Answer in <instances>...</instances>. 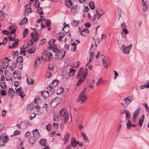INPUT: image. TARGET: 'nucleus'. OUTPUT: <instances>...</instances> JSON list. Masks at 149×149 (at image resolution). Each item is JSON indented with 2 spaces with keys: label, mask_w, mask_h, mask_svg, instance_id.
I'll return each mask as SVG.
<instances>
[{
  "label": "nucleus",
  "mask_w": 149,
  "mask_h": 149,
  "mask_svg": "<svg viewBox=\"0 0 149 149\" xmlns=\"http://www.w3.org/2000/svg\"><path fill=\"white\" fill-rule=\"evenodd\" d=\"M83 67H81L76 77V78L77 79L80 77L77 83V86L80 85L81 83L84 81L87 75L88 71V69L85 68L83 71Z\"/></svg>",
  "instance_id": "f257e3e1"
},
{
  "label": "nucleus",
  "mask_w": 149,
  "mask_h": 149,
  "mask_svg": "<svg viewBox=\"0 0 149 149\" xmlns=\"http://www.w3.org/2000/svg\"><path fill=\"white\" fill-rule=\"evenodd\" d=\"M86 88H85L82 91L80 94L79 95L77 102H81L80 104L84 102L85 100L86 99V95H85L86 92Z\"/></svg>",
  "instance_id": "f03ea898"
},
{
  "label": "nucleus",
  "mask_w": 149,
  "mask_h": 149,
  "mask_svg": "<svg viewBox=\"0 0 149 149\" xmlns=\"http://www.w3.org/2000/svg\"><path fill=\"white\" fill-rule=\"evenodd\" d=\"M53 56L51 53H50L47 51H44L42 54L41 58L44 60H47L48 61H50L52 58Z\"/></svg>",
  "instance_id": "7ed1b4c3"
},
{
  "label": "nucleus",
  "mask_w": 149,
  "mask_h": 149,
  "mask_svg": "<svg viewBox=\"0 0 149 149\" xmlns=\"http://www.w3.org/2000/svg\"><path fill=\"white\" fill-rule=\"evenodd\" d=\"M65 109L62 108L60 111V114L61 117L64 120V122L65 123L68 120L69 113L67 111H64Z\"/></svg>",
  "instance_id": "20e7f679"
},
{
  "label": "nucleus",
  "mask_w": 149,
  "mask_h": 149,
  "mask_svg": "<svg viewBox=\"0 0 149 149\" xmlns=\"http://www.w3.org/2000/svg\"><path fill=\"white\" fill-rule=\"evenodd\" d=\"M122 100L125 102V105L122 103H121V104L125 108H126L132 102V98L130 96H129L127 97L123 98Z\"/></svg>",
  "instance_id": "39448f33"
},
{
  "label": "nucleus",
  "mask_w": 149,
  "mask_h": 149,
  "mask_svg": "<svg viewBox=\"0 0 149 149\" xmlns=\"http://www.w3.org/2000/svg\"><path fill=\"white\" fill-rule=\"evenodd\" d=\"M31 36L32 39L30 40V45H33L34 41H36L38 40L39 38L38 33L37 32H33L31 34Z\"/></svg>",
  "instance_id": "423d86ee"
},
{
  "label": "nucleus",
  "mask_w": 149,
  "mask_h": 149,
  "mask_svg": "<svg viewBox=\"0 0 149 149\" xmlns=\"http://www.w3.org/2000/svg\"><path fill=\"white\" fill-rule=\"evenodd\" d=\"M102 65L104 68H107L111 65V61L107 56H105L104 58L102 59Z\"/></svg>",
  "instance_id": "0eeeda50"
},
{
  "label": "nucleus",
  "mask_w": 149,
  "mask_h": 149,
  "mask_svg": "<svg viewBox=\"0 0 149 149\" xmlns=\"http://www.w3.org/2000/svg\"><path fill=\"white\" fill-rule=\"evenodd\" d=\"M65 52V50L64 51L63 49L61 50L58 49V51L56 52V53L55 55V57L58 59H61L64 57Z\"/></svg>",
  "instance_id": "6e6552de"
},
{
  "label": "nucleus",
  "mask_w": 149,
  "mask_h": 149,
  "mask_svg": "<svg viewBox=\"0 0 149 149\" xmlns=\"http://www.w3.org/2000/svg\"><path fill=\"white\" fill-rule=\"evenodd\" d=\"M9 140L8 137L6 135L2 134H1L0 137V140L1 142L3 144L6 143Z\"/></svg>",
  "instance_id": "1a4fd4ad"
},
{
  "label": "nucleus",
  "mask_w": 149,
  "mask_h": 149,
  "mask_svg": "<svg viewBox=\"0 0 149 149\" xmlns=\"http://www.w3.org/2000/svg\"><path fill=\"white\" fill-rule=\"evenodd\" d=\"M15 89L16 90L15 93L18 94L21 98H23L25 96V95L22 91V87H19L17 89L15 88Z\"/></svg>",
  "instance_id": "9d476101"
},
{
  "label": "nucleus",
  "mask_w": 149,
  "mask_h": 149,
  "mask_svg": "<svg viewBox=\"0 0 149 149\" xmlns=\"http://www.w3.org/2000/svg\"><path fill=\"white\" fill-rule=\"evenodd\" d=\"M59 99L58 98L56 97L51 100V105L53 107L56 106L59 103Z\"/></svg>",
  "instance_id": "9b49d317"
},
{
  "label": "nucleus",
  "mask_w": 149,
  "mask_h": 149,
  "mask_svg": "<svg viewBox=\"0 0 149 149\" xmlns=\"http://www.w3.org/2000/svg\"><path fill=\"white\" fill-rule=\"evenodd\" d=\"M132 45V44L130 45L129 46L127 47H124L123 49V52L125 54H128L130 52V51L131 49Z\"/></svg>",
  "instance_id": "f8f14e48"
},
{
  "label": "nucleus",
  "mask_w": 149,
  "mask_h": 149,
  "mask_svg": "<svg viewBox=\"0 0 149 149\" xmlns=\"http://www.w3.org/2000/svg\"><path fill=\"white\" fill-rule=\"evenodd\" d=\"M1 65L2 68L4 69L6 68L8 65V61L4 60H2L1 63Z\"/></svg>",
  "instance_id": "ddd939ff"
},
{
  "label": "nucleus",
  "mask_w": 149,
  "mask_h": 149,
  "mask_svg": "<svg viewBox=\"0 0 149 149\" xmlns=\"http://www.w3.org/2000/svg\"><path fill=\"white\" fill-rule=\"evenodd\" d=\"M77 144V141H76L75 138L74 137L72 138L71 143V146L74 148L76 147Z\"/></svg>",
  "instance_id": "4468645a"
},
{
  "label": "nucleus",
  "mask_w": 149,
  "mask_h": 149,
  "mask_svg": "<svg viewBox=\"0 0 149 149\" xmlns=\"http://www.w3.org/2000/svg\"><path fill=\"white\" fill-rule=\"evenodd\" d=\"M8 96H10L11 98L13 97L15 94V92L14 90L12 88H10L8 91Z\"/></svg>",
  "instance_id": "2eb2a0df"
},
{
  "label": "nucleus",
  "mask_w": 149,
  "mask_h": 149,
  "mask_svg": "<svg viewBox=\"0 0 149 149\" xmlns=\"http://www.w3.org/2000/svg\"><path fill=\"white\" fill-rule=\"evenodd\" d=\"M33 137L37 139H39L40 137L39 132L37 129H35L33 131Z\"/></svg>",
  "instance_id": "dca6fc26"
},
{
  "label": "nucleus",
  "mask_w": 149,
  "mask_h": 149,
  "mask_svg": "<svg viewBox=\"0 0 149 149\" xmlns=\"http://www.w3.org/2000/svg\"><path fill=\"white\" fill-rule=\"evenodd\" d=\"M58 81L57 80H54L52 83V85H50L49 88L51 89L53 88V87H55L56 86L58 85Z\"/></svg>",
  "instance_id": "f3484780"
},
{
  "label": "nucleus",
  "mask_w": 149,
  "mask_h": 149,
  "mask_svg": "<svg viewBox=\"0 0 149 149\" xmlns=\"http://www.w3.org/2000/svg\"><path fill=\"white\" fill-rule=\"evenodd\" d=\"M20 72L17 70H15L14 71L13 74V77L15 78H17L18 80H19L21 79V77L19 76V73Z\"/></svg>",
  "instance_id": "a211bd4d"
},
{
  "label": "nucleus",
  "mask_w": 149,
  "mask_h": 149,
  "mask_svg": "<svg viewBox=\"0 0 149 149\" xmlns=\"http://www.w3.org/2000/svg\"><path fill=\"white\" fill-rule=\"evenodd\" d=\"M70 137V134L68 132H67L65 135L64 139H63L64 140V144H66L68 143Z\"/></svg>",
  "instance_id": "6ab92c4d"
},
{
  "label": "nucleus",
  "mask_w": 149,
  "mask_h": 149,
  "mask_svg": "<svg viewBox=\"0 0 149 149\" xmlns=\"http://www.w3.org/2000/svg\"><path fill=\"white\" fill-rule=\"evenodd\" d=\"M58 37L57 38V40L60 42L62 41V38L64 37L65 36V34L63 33H59L58 34Z\"/></svg>",
  "instance_id": "aec40b11"
},
{
  "label": "nucleus",
  "mask_w": 149,
  "mask_h": 149,
  "mask_svg": "<svg viewBox=\"0 0 149 149\" xmlns=\"http://www.w3.org/2000/svg\"><path fill=\"white\" fill-rule=\"evenodd\" d=\"M124 113L126 114L125 118L127 119H129L131 118V114L127 110L124 109Z\"/></svg>",
  "instance_id": "412c9836"
},
{
  "label": "nucleus",
  "mask_w": 149,
  "mask_h": 149,
  "mask_svg": "<svg viewBox=\"0 0 149 149\" xmlns=\"http://www.w3.org/2000/svg\"><path fill=\"white\" fill-rule=\"evenodd\" d=\"M41 95L44 98H46L49 95L48 92L47 91H44L41 92Z\"/></svg>",
  "instance_id": "4be33fe9"
},
{
  "label": "nucleus",
  "mask_w": 149,
  "mask_h": 149,
  "mask_svg": "<svg viewBox=\"0 0 149 149\" xmlns=\"http://www.w3.org/2000/svg\"><path fill=\"white\" fill-rule=\"evenodd\" d=\"M89 33L88 30L86 28L84 29L81 32V36L86 35L85 33L88 34Z\"/></svg>",
  "instance_id": "5701e85b"
},
{
  "label": "nucleus",
  "mask_w": 149,
  "mask_h": 149,
  "mask_svg": "<svg viewBox=\"0 0 149 149\" xmlns=\"http://www.w3.org/2000/svg\"><path fill=\"white\" fill-rule=\"evenodd\" d=\"M144 119V116L143 115L140 118L139 120V125L140 127L142 126Z\"/></svg>",
  "instance_id": "b1692460"
},
{
  "label": "nucleus",
  "mask_w": 149,
  "mask_h": 149,
  "mask_svg": "<svg viewBox=\"0 0 149 149\" xmlns=\"http://www.w3.org/2000/svg\"><path fill=\"white\" fill-rule=\"evenodd\" d=\"M77 5H75L71 8L72 12L74 14H76L78 12Z\"/></svg>",
  "instance_id": "393cba45"
},
{
  "label": "nucleus",
  "mask_w": 149,
  "mask_h": 149,
  "mask_svg": "<svg viewBox=\"0 0 149 149\" xmlns=\"http://www.w3.org/2000/svg\"><path fill=\"white\" fill-rule=\"evenodd\" d=\"M36 49V47H33L32 48H30L27 50V52L30 54H32L34 52Z\"/></svg>",
  "instance_id": "a878e982"
},
{
  "label": "nucleus",
  "mask_w": 149,
  "mask_h": 149,
  "mask_svg": "<svg viewBox=\"0 0 149 149\" xmlns=\"http://www.w3.org/2000/svg\"><path fill=\"white\" fill-rule=\"evenodd\" d=\"M141 110V108L140 107H138L137 109H136L134 112L133 114V116H134L136 117L137 115L139 113Z\"/></svg>",
  "instance_id": "bb28decb"
},
{
  "label": "nucleus",
  "mask_w": 149,
  "mask_h": 149,
  "mask_svg": "<svg viewBox=\"0 0 149 149\" xmlns=\"http://www.w3.org/2000/svg\"><path fill=\"white\" fill-rule=\"evenodd\" d=\"M65 3L66 6L68 8H70V6H72V3L71 0H66Z\"/></svg>",
  "instance_id": "cd10ccee"
},
{
  "label": "nucleus",
  "mask_w": 149,
  "mask_h": 149,
  "mask_svg": "<svg viewBox=\"0 0 149 149\" xmlns=\"http://www.w3.org/2000/svg\"><path fill=\"white\" fill-rule=\"evenodd\" d=\"M9 30H11L10 31L11 34H14L16 31V29H14V26H10L8 28Z\"/></svg>",
  "instance_id": "c85d7f7f"
},
{
  "label": "nucleus",
  "mask_w": 149,
  "mask_h": 149,
  "mask_svg": "<svg viewBox=\"0 0 149 149\" xmlns=\"http://www.w3.org/2000/svg\"><path fill=\"white\" fill-rule=\"evenodd\" d=\"M48 49H52L53 52H56L58 51V49L54 46H50L49 47H48Z\"/></svg>",
  "instance_id": "c756f323"
},
{
  "label": "nucleus",
  "mask_w": 149,
  "mask_h": 149,
  "mask_svg": "<svg viewBox=\"0 0 149 149\" xmlns=\"http://www.w3.org/2000/svg\"><path fill=\"white\" fill-rule=\"evenodd\" d=\"M40 143L42 146H45L47 144V141L45 139H42L40 140Z\"/></svg>",
  "instance_id": "7c9ffc66"
},
{
  "label": "nucleus",
  "mask_w": 149,
  "mask_h": 149,
  "mask_svg": "<svg viewBox=\"0 0 149 149\" xmlns=\"http://www.w3.org/2000/svg\"><path fill=\"white\" fill-rule=\"evenodd\" d=\"M89 7L90 9L93 10L95 8V3L93 1H91L89 4Z\"/></svg>",
  "instance_id": "2f4dec72"
},
{
  "label": "nucleus",
  "mask_w": 149,
  "mask_h": 149,
  "mask_svg": "<svg viewBox=\"0 0 149 149\" xmlns=\"http://www.w3.org/2000/svg\"><path fill=\"white\" fill-rule=\"evenodd\" d=\"M63 92V89L62 87H61L57 90V94L60 95Z\"/></svg>",
  "instance_id": "473e14b6"
},
{
  "label": "nucleus",
  "mask_w": 149,
  "mask_h": 149,
  "mask_svg": "<svg viewBox=\"0 0 149 149\" xmlns=\"http://www.w3.org/2000/svg\"><path fill=\"white\" fill-rule=\"evenodd\" d=\"M34 82V81L32 79H31L29 78H28L27 79V82L28 84L31 85L33 84Z\"/></svg>",
  "instance_id": "72a5a7b5"
},
{
  "label": "nucleus",
  "mask_w": 149,
  "mask_h": 149,
  "mask_svg": "<svg viewBox=\"0 0 149 149\" xmlns=\"http://www.w3.org/2000/svg\"><path fill=\"white\" fill-rule=\"evenodd\" d=\"M34 107L33 104H29L28 106L27 110L28 111H31L33 109Z\"/></svg>",
  "instance_id": "f704fd0d"
},
{
  "label": "nucleus",
  "mask_w": 149,
  "mask_h": 149,
  "mask_svg": "<svg viewBox=\"0 0 149 149\" xmlns=\"http://www.w3.org/2000/svg\"><path fill=\"white\" fill-rule=\"evenodd\" d=\"M23 61V58L22 56H19L17 57L16 62L18 63H22Z\"/></svg>",
  "instance_id": "c9c22d12"
},
{
  "label": "nucleus",
  "mask_w": 149,
  "mask_h": 149,
  "mask_svg": "<svg viewBox=\"0 0 149 149\" xmlns=\"http://www.w3.org/2000/svg\"><path fill=\"white\" fill-rule=\"evenodd\" d=\"M76 72V70L75 69L72 68H70L69 71V75L70 76H73Z\"/></svg>",
  "instance_id": "e433bc0d"
},
{
  "label": "nucleus",
  "mask_w": 149,
  "mask_h": 149,
  "mask_svg": "<svg viewBox=\"0 0 149 149\" xmlns=\"http://www.w3.org/2000/svg\"><path fill=\"white\" fill-rule=\"evenodd\" d=\"M38 8V10H37V12L39 13L40 15H42L44 13L42 9V7H37V8Z\"/></svg>",
  "instance_id": "4c0bfd02"
},
{
  "label": "nucleus",
  "mask_w": 149,
  "mask_h": 149,
  "mask_svg": "<svg viewBox=\"0 0 149 149\" xmlns=\"http://www.w3.org/2000/svg\"><path fill=\"white\" fill-rule=\"evenodd\" d=\"M36 139L34 137H31L29 139V142L32 144H33L36 141Z\"/></svg>",
  "instance_id": "58836bf2"
},
{
  "label": "nucleus",
  "mask_w": 149,
  "mask_h": 149,
  "mask_svg": "<svg viewBox=\"0 0 149 149\" xmlns=\"http://www.w3.org/2000/svg\"><path fill=\"white\" fill-rule=\"evenodd\" d=\"M81 135L83 137V139L84 140L87 141L88 139V138L85 133H83L81 131Z\"/></svg>",
  "instance_id": "ea45409f"
},
{
  "label": "nucleus",
  "mask_w": 149,
  "mask_h": 149,
  "mask_svg": "<svg viewBox=\"0 0 149 149\" xmlns=\"http://www.w3.org/2000/svg\"><path fill=\"white\" fill-rule=\"evenodd\" d=\"M132 125L131 121L130 120H128L126 124L127 128L128 129H130L132 126Z\"/></svg>",
  "instance_id": "a19ab883"
},
{
  "label": "nucleus",
  "mask_w": 149,
  "mask_h": 149,
  "mask_svg": "<svg viewBox=\"0 0 149 149\" xmlns=\"http://www.w3.org/2000/svg\"><path fill=\"white\" fill-rule=\"evenodd\" d=\"M40 63V59L39 57H38L35 62V66L36 65L37 66V65H39Z\"/></svg>",
  "instance_id": "79ce46f5"
},
{
  "label": "nucleus",
  "mask_w": 149,
  "mask_h": 149,
  "mask_svg": "<svg viewBox=\"0 0 149 149\" xmlns=\"http://www.w3.org/2000/svg\"><path fill=\"white\" fill-rule=\"evenodd\" d=\"M103 83V80L101 78H99L98 80L96 83V84L98 86H99L102 83Z\"/></svg>",
  "instance_id": "37998d69"
},
{
  "label": "nucleus",
  "mask_w": 149,
  "mask_h": 149,
  "mask_svg": "<svg viewBox=\"0 0 149 149\" xmlns=\"http://www.w3.org/2000/svg\"><path fill=\"white\" fill-rule=\"evenodd\" d=\"M51 21L49 20H47L45 22V24L46 25V26L48 27L50 25Z\"/></svg>",
  "instance_id": "c03bdc74"
},
{
  "label": "nucleus",
  "mask_w": 149,
  "mask_h": 149,
  "mask_svg": "<svg viewBox=\"0 0 149 149\" xmlns=\"http://www.w3.org/2000/svg\"><path fill=\"white\" fill-rule=\"evenodd\" d=\"M19 42V40H15V42L13 43V47H17L18 45Z\"/></svg>",
  "instance_id": "a18cd8bd"
},
{
  "label": "nucleus",
  "mask_w": 149,
  "mask_h": 149,
  "mask_svg": "<svg viewBox=\"0 0 149 149\" xmlns=\"http://www.w3.org/2000/svg\"><path fill=\"white\" fill-rule=\"evenodd\" d=\"M27 20V18L26 17H24L22 19V21L20 22V25L24 23H25Z\"/></svg>",
  "instance_id": "49530a36"
},
{
  "label": "nucleus",
  "mask_w": 149,
  "mask_h": 149,
  "mask_svg": "<svg viewBox=\"0 0 149 149\" xmlns=\"http://www.w3.org/2000/svg\"><path fill=\"white\" fill-rule=\"evenodd\" d=\"M55 40V39L51 40L49 42V45L50 46H51L54 44Z\"/></svg>",
  "instance_id": "de8ad7c7"
},
{
  "label": "nucleus",
  "mask_w": 149,
  "mask_h": 149,
  "mask_svg": "<svg viewBox=\"0 0 149 149\" xmlns=\"http://www.w3.org/2000/svg\"><path fill=\"white\" fill-rule=\"evenodd\" d=\"M52 74L49 72H47L46 74V77L47 78H49L51 77Z\"/></svg>",
  "instance_id": "09e8293b"
},
{
  "label": "nucleus",
  "mask_w": 149,
  "mask_h": 149,
  "mask_svg": "<svg viewBox=\"0 0 149 149\" xmlns=\"http://www.w3.org/2000/svg\"><path fill=\"white\" fill-rule=\"evenodd\" d=\"M0 94L2 96H5L6 95V91L4 90H1L0 91Z\"/></svg>",
  "instance_id": "8fccbe9b"
},
{
  "label": "nucleus",
  "mask_w": 149,
  "mask_h": 149,
  "mask_svg": "<svg viewBox=\"0 0 149 149\" xmlns=\"http://www.w3.org/2000/svg\"><path fill=\"white\" fill-rule=\"evenodd\" d=\"M53 129L54 130H56L58 128V125L57 123H53Z\"/></svg>",
  "instance_id": "3c124183"
},
{
  "label": "nucleus",
  "mask_w": 149,
  "mask_h": 149,
  "mask_svg": "<svg viewBox=\"0 0 149 149\" xmlns=\"http://www.w3.org/2000/svg\"><path fill=\"white\" fill-rule=\"evenodd\" d=\"M96 14H94L93 16H91L90 19L92 21H94L96 18Z\"/></svg>",
  "instance_id": "603ef678"
},
{
  "label": "nucleus",
  "mask_w": 149,
  "mask_h": 149,
  "mask_svg": "<svg viewBox=\"0 0 149 149\" xmlns=\"http://www.w3.org/2000/svg\"><path fill=\"white\" fill-rule=\"evenodd\" d=\"M28 32V29H25L24 30L23 34V37H25L27 35V33Z\"/></svg>",
  "instance_id": "864d4df0"
},
{
  "label": "nucleus",
  "mask_w": 149,
  "mask_h": 149,
  "mask_svg": "<svg viewBox=\"0 0 149 149\" xmlns=\"http://www.w3.org/2000/svg\"><path fill=\"white\" fill-rule=\"evenodd\" d=\"M20 134V131L19 130H16L14 132V135H17Z\"/></svg>",
  "instance_id": "5fc2aeb1"
},
{
  "label": "nucleus",
  "mask_w": 149,
  "mask_h": 149,
  "mask_svg": "<svg viewBox=\"0 0 149 149\" xmlns=\"http://www.w3.org/2000/svg\"><path fill=\"white\" fill-rule=\"evenodd\" d=\"M35 2L36 8L39 7V6H40V3L39 1L38 0H36Z\"/></svg>",
  "instance_id": "6e6d98bb"
},
{
  "label": "nucleus",
  "mask_w": 149,
  "mask_h": 149,
  "mask_svg": "<svg viewBox=\"0 0 149 149\" xmlns=\"http://www.w3.org/2000/svg\"><path fill=\"white\" fill-rule=\"evenodd\" d=\"M46 130L48 131H49L51 130V125L49 124L46 126Z\"/></svg>",
  "instance_id": "4d7b16f0"
},
{
  "label": "nucleus",
  "mask_w": 149,
  "mask_h": 149,
  "mask_svg": "<svg viewBox=\"0 0 149 149\" xmlns=\"http://www.w3.org/2000/svg\"><path fill=\"white\" fill-rule=\"evenodd\" d=\"M43 108L45 109L46 111H47L48 110V107L47 104H43Z\"/></svg>",
  "instance_id": "13d9d810"
},
{
  "label": "nucleus",
  "mask_w": 149,
  "mask_h": 149,
  "mask_svg": "<svg viewBox=\"0 0 149 149\" xmlns=\"http://www.w3.org/2000/svg\"><path fill=\"white\" fill-rule=\"evenodd\" d=\"M6 110H3L2 112V117H3L6 116Z\"/></svg>",
  "instance_id": "bf43d9fd"
},
{
  "label": "nucleus",
  "mask_w": 149,
  "mask_h": 149,
  "mask_svg": "<svg viewBox=\"0 0 149 149\" xmlns=\"http://www.w3.org/2000/svg\"><path fill=\"white\" fill-rule=\"evenodd\" d=\"M46 39H42L40 41L39 45H42L43 44H44L46 41Z\"/></svg>",
  "instance_id": "052dcab7"
},
{
  "label": "nucleus",
  "mask_w": 149,
  "mask_h": 149,
  "mask_svg": "<svg viewBox=\"0 0 149 149\" xmlns=\"http://www.w3.org/2000/svg\"><path fill=\"white\" fill-rule=\"evenodd\" d=\"M43 16H41L40 17V19H38L37 21V22L38 23H39L41 22V21H44V20L45 19V18H44V19H41L42 17Z\"/></svg>",
  "instance_id": "680f3d73"
},
{
  "label": "nucleus",
  "mask_w": 149,
  "mask_h": 149,
  "mask_svg": "<svg viewBox=\"0 0 149 149\" xmlns=\"http://www.w3.org/2000/svg\"><path fill=\"white\" fill-rule=\"evenodd\" d=\"M0 86L3 88H4L6 87V85L3 82L1 83Z\"/></svg>",
  "instance_id": "e2e57ef3"
},
{
  "label": "nucleus",
  "mask_w": 149,
  "mask_h": 149,
  "mask_svg": "<svg viewBox=\"0 0 149 149\" xmlns=\"http://www.w3.org/2000/svg\"><path fill=\"white\" fill-rule=\"evenodd\" d=\"M2 33L3 34H6V35H8L9 34V32L6 30H4L2 31Z\"/></svg>",
  "instance_id": "0e129e2a"
},
{
  "label": "nucleus",
  "mask_w": 149,
  "mask_h": 149,
  "mask_svg": "<svg viewBox=\"0 0 149 149\" xmlns=\"http://www.w3.org/2000/svg\"><path fill=\"white\" fill-rule=\"evenodd\" d=\"M89 10V8L87 6H85L84 7V9L83 10V11L84 12H87Z\"/></svg>",
  "instance_id": "69168bd1"
},
{
  "label": "nucleus",
  "mask_w": 149,
  "mask_h": 149,
  "mask_svg": "<svg viewBox=\"0 0 149 149\" xmlns=\"http://www.w3.org/2000/svg\"><path fill=\"white\" fill-rule=\"evenodd\" d=\"M54 67L51 65H49L48 67L49 70L50 71L54 69Z\"/></svg>",
  "instance_id": "338daca9"
},
{
  "label": "nucleus",
  "mask_w": 149,
  "mask_h": 149,
  "mask_svg": "<svg viewBox=\"0 0 149 149\" xmlns=\"http://www.w3.org/2000/svg\"><path fill=\"white\" fill-rule=\"evenodd\" d=\"M7 38L6 37H5L4 38L3 40V41H2V44L3 45L5 44L7 42Z\"/></svg>",
  "instance_id": "774afa93"
}]
</instances>
